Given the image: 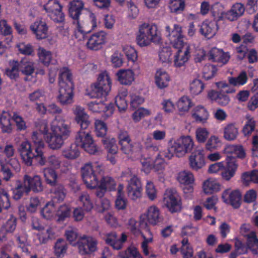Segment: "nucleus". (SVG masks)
Returning a JSON list of instances; mask_svg holds the SVG:
<instances>
[{"label": "nucleus", "mask_w": 258, "mask_h": 258, "mask_svg": "<svg viewBox=\"0 0 258 258\" xmlns=\"http://www.w3.org/2000/svg\"><path fill=\"white\" fill-rule=\"evenodd\" d=\"M103 165L98 162L87 163L81 168L83 180L88 188H96L95 195L102 198L107 190L115 189L116 182L110 176L103 177L100 182L97 175L101 174L103 171Z\"/></svg>", "instance_id": "1"}, {"label": "nucleus", "mask_w": 258, "mask_h": 258, "mask_svg": "<svg viewBox=\"0 0 258 258\" xmlns=\"http://www.w3.org/2000/svg\"><path fill=\"white\" fill-rule=\"evenodd\" d=\"M44 125H47L43 123L39 131L33 132L31 138L32 143L28 141H25L20 144L19 152L23 162L27 166H32L34 159L39 165L44 166L46 164V146L42 137Z\"/></svg>", "instance_id": "2"}, {"label": "nucleus", "mask_w": 258, "mask_h": 258, "mask_svg": "<svg viewBox=\"0 0 258 258\" xmlns=\"http://www.w3.org/2000/svg\"><path fill=\"white\" fill-rule=\"evenodd\" d=\"M50 130L51 132H49L48 125L43 126L42 132L45 141L50 149H59L71 134V125L63 117L57 115L52 121Z\"/></svg>", "instance_id": "3"}, {"label": "nucleus", "mask_w": 258, "mask_h": 258, "mask_svg": "<svg viewBox=\"0 0 258 258\" xmlns=\"http://www.w3.org/2000/svg\"><path fill=\"white\" fill-rule=\"evenodd\" d=\"M58 101L62 105H68L74 102V85L72 75L67 68L61 69L59 76Z\"/></svg>", "instance_id": "4"}, {"label": "nucleus", "mask_w": 258, "mask_h": 258, "mask_svg": "<svg viewBox=\"0 0 258 258\" xmlns=\"http://www.w3.org/2000/svg\"><path fill=\"white\" fill-rule=\"evenodd\" d=\"M136 40L141 47L149 46L152 43L159 44L162 40L161 33L157 25L144 23L139 26Z\"/></svg>", "instance_id": "5"}, {"label": "nucleus", "mask_w": 258, "mask_h": 258, "mask_svg": "<svg viewBox=\"0 0 258 258\" xmlns=\"http://www.w3.org/2000/svg\"><path fill=\"white\" fill-rule=\"evenodd\" d=\"M238 165L233 159H226V166L224 162H217L209 166L208 172L211 174H217L221 172V176L226 180H229L234 176Z\"/></svg>", "instance_id": "6"}, {"label": "nucleus", "mask_w": 258, "mask_h": 258, "mask_svg": "<svg viewBox=\"0 0 258 258\" xmlns=\"http://www.w3.org/2000/svg\"><path fill=\"white\" fill-rule=\"evenodd\" d=\"M111 81L108 73L105 71L100 73L97 82L94 84L92 92L88 95L92 98L106 96L110 92Z\"/></svg>", "instance_id": "7"}, {"label": "nucleus", "mask_w": 258, "mask_h": 258, "mask_svg": "<svg viewBox=\"0 0 258 258\" xmlns=\"http://www.w3.org/2000/svg\"><path fill=\"white\" fill-rule=\"evenodd\" d=\"M194 146L195 142L191 136H182L174 142L171 146V149L174 151L176 157H182L187 153H190Z\"/></svg>", "instance_id": "8"}, {"label": "nucleus", "mask_w": 258, "mask_h": 258, "mask_svg": "<svg viewBox=\"0 0 258 258\" xmlns=\"http://www.w3.org/2000/svg\"><path fill=\"white\" fill-rule=\"evenodd\" d=\"M62 7L58 0H48L43 6L47 16L57 23H62L65 19Z\"/></svg>", "instance_id": "9"}, {"label": "nucleus", "mask_w": 258, "mask_h": 258, "mask_svg": "<svg viewBox=\"0 0 258 258\" xmlns=\"http://www.w3.org/2000/svg\"><path fill=\"white\" fill-rule=\"evenodd\" d=\"M81 129L77 133L76 138V144L80 146L85 151L91 154H94L98 151L89 132Z\"/></svg>", "instance_id": "10"}, {"label": "nucleus", "mask_w": 258, "mask_h": 258, "mask_svg": "<svg viewBox=\"0 0 258 258\" xmlns=\"http://www.w3.org/2000/svg\"><path fill=\"white\" fill-rule=\"evenodd\" d=\"M97 239L92 236L83 235L77 242L79 252L82 255L90 254L97 250Z\"/></svg>", "instance_id": "11"}, {"label": "nucleus", "mask_w": 258, "mask_h": 258, "mask_svg": "<svg viewBox=\"0 0 258 258\" xmlns=\"http://www.w3.org/2000/svg\"><path fill=\"white\" fill-rule=\"evenodd\" d=\"M164 202L169 210L174 213L181 209V199L176 190L173 188L167 189L165 193Z\"/></svg>", "instance_id": "12"}, {"label": "nucleus", "mask_w": 258, "mask_h": 258, "mask_svg": "<svg viewBox=\"0 0 258 258\" xmlns=\"http://www.w3.org/2000/svg\"><path fill=\"white\" fill-rule=\"evenodd\" d=\"M177 50L174 55L173 64L176 68L185 65L190 56V46L187 43L173 46Z\"/></svg>", "instance_id": "13"}, {"label": "nucleus", "mask_w": 258, "mask_h": 258, "mask_svg": "<svg viewBox=\"0 0 258 258\" xmlns=\"http://www.w3.org/2000/svg\"><path fill=\"white\" fill-rule=\"evenodd\" d=\"M165 31L166 36L173 47L185 43L183 40V34L182 27L179 25L175 24L173 28L167 25L165 26Z\"/></svg>", "instance_id": "14"}, {"label": "nucleus", "mask_w": 258, "mask_h": 258, "mask_svg": "<svg viewBox=\"0 0 258 258\" xmlns=\"http://www.w3.org/2000/svg\"><path fill=\"white\" fill-rule=\"evenodd\" d=\"M160 209L156 206L149 207L146 212L140 216V222L153 226L157 225L161 220Z\"/></svg>", "instance_id": "15"}, {"label": "nucleus", "mask_w": 258, "mask_h": 258, "mask_svg": "<svg viewBox=\"0 0 258 258\" xmlns=\"http://www.w3.org/2000/svg\"><path fill=\"white\" fill-rule=\"evenodd\" d=\"M126 191L128 197L132 200L135 201L141 198L143 187L140 178L134 177L131 180H128Z\"/></svg>", "instance_id": "16"}, {"label": "nucleus", "mask_w": 258, "mask_h": 258, "mask_svg": "<svg viewBox=\"0 0 258 258\" xmlns=\"http://www.w3.org/2000/svg\"><path fill=\"white\" fill-rule=\"evenodd\" d=\"M89 109L93 112L103 113L105 117L111 116L114 111L113 105L111 103L102 101H92L88 104Z\"/></svg>", "instance_id": "17"}, {"label": "nucleus", "mask_w": 258, "mask_h": 258, "mask_svg": "<svg viewBox=\"0 0 258 258\" xmlns=\"http://www.w3.org/2000/svg\"><path fill=\"white\" fill-rule=\"evenodd\" d=\"M30 29L38 40L45 39L48 36V26L41 19H37L31 24Z\"/></svg>", "instance_id": "18"}, {"label": "nucleus", "mask_w": 258, "mask_h": 258, "mask_svg": "<svg viewBox=\"0 0 258 258\" xmlns=\"http://www.w3.org/2000/svg\"><path fill=\"white\" fill-rule=\"evenodd\" d=\"M177 179L180 184L186 186L183 189L184 194H190L193 192L192 184L195 181V178L193 174L190 171L183 170L179 172Z\"/></svg>", "instance_id": "19"}, {"label": "nucleus", "mask_w": 258, "mask_h": 258, "mask_svg": "<svg viewBox=\"0 0 258 258\" xmlns=\"http://www.w3.org/2000/svg\"><path fill=\"white\" fill-rule=\"evenodd\" d=\"M127 240V235L124 233H122L119 236L116 232H111L105 234V241L106 243L110 245L114 249H120Z\"/></svg>", "instance_id": "20"}, {"label": "nucleus", "mask_w": 258, "mask_h": 258, "mask_svg": "<svg viewBox=\"0 0 258 258\" xmlns=\"http://www.w3.org/2000/svg\"><path fill=\"white\" fill-rule=\"evenodd\" d=\"M222 199L225 203L234 208H238L240 205L241 194L238 190L227 189L223 192Z\"/></svg>", "instance_id": "21"}, {"label": "nucleus", "mask_w": 258, "mask_h": 258, "mask_svg": "<svg viewBox=\"0 0 258 258\" xmlns=\"http://www.w3.org/2000/svg\"><path fill=\"white\" fill-rule=\"evenodd\" d=\"M75 115V120L79 124L81 129H86L90 124L89 115L85 112V109L78 105H75L72 109Z\"/></svg>", "instance_id": "22"}, {"label": "nucleus", "mask_w": 258, "mask_h": 258, "mask_svg": "<svg viewBox=\"0 0 258 258\" xmlns=\"http://www.w3.org/2000/svg\"><path fill=\"white\" fill-rule=\"evenodd\" d=\"M106 35L103 31L95 33L91 35L88 39L87 47L93 50H97L102 47L105 42Z\"/></svg>", "instance_id": "23"}, {"label": "nucleus", "mask_w": 258, "mask_h": 258, "mask_svg": "<svg viewBox=\"0 0 258 258\" xmlns=\"http://www.w3.org/2000/svg\"><path fill=\"white\" fill-rule=\"evenodd\" d=\"M102 143L107 150V159L112 164L116 163L115 156L117 153L118 148L115 140L113 138H107L102 139Z\"/></svg>", "instance_id": "24"}, {"label": "nucleus", "mask_w": 258, "mask_h": 258, "mask_svg": "<svg viewBox=\"0 0 258 258\" xmlns=\"http://www.w3.org/2000/svg\"><path fill=\"white\" fill-rule=\"evenodd\" d=\"M218 21L205 20L201 25L200 32L205 37L210 39L216 34L219 27Z\"/></svg>", "instance_id": "25"}, {"label": "nucleus", "mask_w": 258, "mask_h": 258, "mask_svg": "<svg viewBox=\"0 0 258 258\" xmlns=\"http://www.w3.org/2000/svg\"><path fill=\"white\" fill-rule=\"evenodd\" d=\"M204 149L198 150L192 153L189 157L190 167L195 170L202 168L205 165Z\"/></svg>", "instance_id": "26"}, {"label": "nucleus", "mask_w": 258, "mask_h": 258, "mask_svg": "<svg viewBox=\"0 0 258 258\" xmlns=\"http://www.w3.org/2000/svg\"><path fill=\"white\" fill-rule=\"evenodd\" d=\"M17 227V219L13 216L7 220L0 229V241H5L7 239V234L13 233Z\"/></svg>", "instance_id": "27"}, {"label": "nucleus", "mask_w": 258, "mask_h": 258, "mask_svg": "<svg viewBox=\"0 0 258 258\" xmlns=\"http://www.w3.org/2000/svg\"><path fill=\"white\" fill-rule=\"evenodd\" d=\"M24 183L29 188V192L32 190L34 192H40L43 190V185L41 178L38 175L33 177L25 175L24 177Z\"/></svg>", "instance_id": "28"}, {"label": "nucleus", "mask_w": 258, "mask_h": 258, "mask_svg": "<svg viewBox=\"0 0 258 258\" xmlns=\"http://www.w3.org/2000/svg\"><path fill=\"white\" fill-rule=\"evenodd\" d=\"M57 236V230L54 227L42 228L37 234L40 243H46L49 240L53 239Z\"/></svg>", "instance_id": "29"}, {"label": "nucleus", "mask_w": 258, "mask_h": 258, "mask_svg": "<svg viewBox=\"0 0 258 258\" xmlns=\"http://www.w3.org/2000/svg\"><path fill=\"white\" fill-rule=\"evenodd\" d=\"M160 61L165 66H169L172 62L173 52L171 47L161 45L158 52Z\"/></svg>", "instance_id": "30"}, {"label": "nucleus", "mask_w": 258, "mask_h": 258, "mask_svg": "<svg viewBox=\"0 0 258 258\" xmlns=\"http://www.w3.org/2000/svg\"><path fill=\"white\" fill-rule=\"evenodd\" d=\"M117 79L119 83L123 85L130 86L135 81V77L130 70L122 69L116 73Z\"/></svg>", "instance_id": "31"}, {"label": "nucleus", "mask_w": 258, "mask_h": 258, "mask_svg": "<svg viewBox=\"0 0 258 258\" xmlns=\"http://www.w3.org/2000/svg\"><path fill=\"white\" fill-rule=\"evenodd\" d=\"M238 135V127L235 123H227L223 127V137L227 141L235 140Z\"/></svg>", "instance_id": "32"}, {"label": "nucleus", "mask_w": 258, "mask_h": 258, "mask_svg": "<svg viewBox=\"0 0 258 258\" xmlns=\"http://www.w3.org/2000/svg\"><path fill=\"white\" fill-rule=\"evenodd\" d=\"M230 55L228 52L217 48H212L209 52V59L213 61L225 64L228 62Z\"/></svg>", "instance_id": "33"}, {"label": "nucleus", "mask_w": 258, "mask_h": 258, "mask_svg": "<svg viewBox=\"0 0 258 258\" xmlns=\"http://www.w3.org/2000/svg\"><path fill=\"white\" fill-rule=\"evenodd\" d=\"M46 163L50 168L55 170L59 169L61 172H65L68 170L66 162L60 157L55 155H51L46 158Z\"/></svg>", "instance_id": "34"}, {"label": "nucleus", "mask_w": 258, "mask_h": 258, "mask_svg": "<svg viewBox=\"0 0 258 258\" xmlns=\"http://www.w3.org/2000/svg\"><path fill=\"white\" fill-rule=\"evenodd\" d=\"M170 81L169 74L164 70L158 69L155 75V82L159 89H164L168 86Z\"/></svg>", "instance_id": "35"}, {"label": "nucleus", "mask_w": 258, "mask_h": 258, "mask_svg": "<svg viewBox=\"0 0 258 258\" xmlns=\"http://www.w3.org/2000/svg\"><path fill=\"white\" fill-rule=\"evenodd\" d=\"M209 116L207 110L202 105L195 106L191 111V116L198 122L205 123Z\"/></svg>", "instance_id": "36"}, {"label": "nucleus", "mask_w": 258, "mask_h": 258, "mask_svg": "<svg viewBox=\"0 0 258 258\" xmlns=\"http://www.w3.org/2000/svg\"><path fill=\"white\" fill-rule=\"evenodd\" d=\"M84 7L81 0H73L69 4V12L70 16L74 20H78Z\"/></svg>", "instance_id": "37"}, {"label": "nucleus", "mask_w": 258, "mask_h": 258, "mask_svg": "<svg viewBox=\"0 0 258 258\" xmlns=\"http://www.w3.org/2000/svg\"><path fill=\"white\" fill-rule=\"evenodd\" d=\"M203 188L205 194H212L220 190V185L216 179L209 178L204 182Z\"/></svg>", "instance_id": "38"}, {"label": "nucleus", "mask_w": 258, "mask_h": 258, "mask_svg": "<svg viewBox=\"0 0 258 258\" xmlns=\"http://www.w3.org/2000/svg\"><path fill=\"white\" fill-rule=\"evenodd\" d=\"M78 146L76 143L71 144L62 150V155L63 157L69 160H74L80 155Z\"/></svg>", "instance_id": "39"}, {"label": "nucleus", "mask_w": 258, "mask_h": 258, "mask_svg": "<svg viewBox=\"0 0 258 258\" xmlns=\"http://www.w3.org/2000/svg\"><path fill=\"white\" fill-rule=\"evenodd\" d=\"M128 92L125 89L120 90L115 97V104L120 112L124 111L127 107V101L125 99Z\"/></svg>", "instance_id": "40"}, {"label": "nucleus", "mask_w": 258, "mask_h": 258, "mask_svg": "<svg viewBox=\"0 0 258 258\" xmlns=\"http://www.w3.org/2000/svg\"><path fill=\"white\" fill-rule=\"evenodd\" d=\"M39 59L44 65L48 66L50 63H54L52 52L43 47H40L37 50Z\"/></svg>", "instance_id": "41"}, {"label": "nucleus", "mask_w": 258, "mask_h": 258, "mask_svg": "<svg viewBox=\"0 0 258 258\" xmlns=\"http://www.w3.org/2000/svg\"><path fill=\"white\" fill-rule=\"evenodd\" d=\"M176 105L179 114L183 115L188 112L192 106V102L188 97L183 96L179 99Z\"/></svg>", "instance_id": "42"}, {"label": "nucleus", "mask_w": 258, "mask_h": 258, "mask_svg": "<svg viewBox=\"0 0 258 258\" xmlns=\"http://www.w3.org/2000/svg\"><path fill=\"white\" fill-rule=\"evenodd\" d=\"M78 201L82 208L86 212H89L93 208V204L90 196L87 192H83L78 197Z\"/></svg>", "instance_id": "43"}, {"label": "nucleus", "mask_w": 258, "mask_h": 258, "mask_svg": "<svg viewBox=\"0 0 258 258\" xmlns=\"http://www.w3.org/2000/svg\"><path fill=\"white\" fill-rule=\"evenodd\" d=\"M15 153L14 147L7 145L4 149L0 147V164H8L9 159L12 157Z\"/></svg>", "instance_id": "44"}, {"label": "nucleus", "mask_w": 258, "mask_h": 258, "mask_svg": "<svg viewBox=\"0 0 258 258\" xmlns=\"http://www.w3.org/2000/svg\"><path fill=\"white\" fill-rule=\"evenodd\" d=\"M12 115L9 112L3 111L0 116V125L3 132L10 133L12 131L10 122Z\"/></svg>", "instance_id": "45"}, {"label": "nucleus", "mask_w": 258, "mask_h": 258, "mask_svg": "<svg viewBox=\"0 0 258 258\" xmlns=\"http://www.w3.org/2000/svg\"><path fill=\"white\" fill-rule=\"evenodd\" d=\"M211 13L216 21L224 20V7L220 3H215L211 7Z\"/></svg>", "instance_id": "46"}, {"label": "nucleus", "mask_w": 258, "mask_h": 258, "mask_svg": "<svg viewBox=\"0 0 258 258\" xmlns=\"http://www.w3.org/2000/svg\"><path fill=\"white\" fill-rule=\"evenodd\" d=\"M168 7L171 13L180 14L185 9V0H169Z\"/></svg>", "instance_id": "47"}, {"label": "nucleus", "mask_w": 258, "mask_h": 258, "mask_svg": "<svg viewBox=\"0 0 258 258\" xmlns=\"http://www.w3.org/2000/svg\"><path fill=\"white\" fill-rule=\"evenodd\" d=\"M229 84L236 87L245 85L248 80V77L245 72L242 71L236 77H231L228 78Z\"/></svg>", "instance_id": "48"}, {"label": "nucleus", "mask_w": 258, "mask_h": 258, "mask_svg": "<svg viewBox=\"0 0 258 258\" xmlns=\"http://www.w3.org/2000/svg\"><path fill=\"white\" fill-rule=\"evenodd\" d=\"M56 208L53 201L48 202L41 211L42 216L47 220L52 219L55 215Z\"/></svg>", "instance_id": "49"}, {"label": "nucleus", "mask_w": 258, "mask_h": 258, "mask_svg": "<svg viewBox=\"0 0 258 258\" xmlns=\"http://www.w3.org/2000/svg\"><path fill=\"white\" fill-rule=\"evenodd\" d=\"M20 72L23 74L27 76H31L34 71V63L28 60L26 58H23L19 62Z\"/></svg>", "instance_id": "50"}, {"label": "nucleus", "mask_w": 258, "mask_h": 258, "mask_svg": "<svg viewBox=\"0 0 258 258\" xmlns=\"http://www.w3.org/2000/svg\"><path fill=\"white\" fill-rule=\"evenodd\" d=\"M53 201H62L66 197V192L61 184H55L51 189Z\"/></svg>", "instance_id": "51"}, {"label": "nucleus", "mask_w": 258, "mask_h": 258, "mask_svg": "<svg viewBox=\"0 0 258 258\" xmlns=\"http://www.w3.org/2000/svg\"><path fill=\"white\" fill-rule=\"evenodd\" d=\"M43 172L47 183L51 186L55 185L57 175L55 169L50 167H46L44 168Z\"/></svg>", "instance_id": "52"}, {"label": "nucleus", "mask_w": 258, "mask_h": 258, "mask_svg": "<svg viewBox=\"0 0 258 258\" xmlns=\"http://www.w3.org/2000/svg\"><path fill=\"white\" fill-rule=\"evenodd\" d=\"M221 145L222 141L220 138L217 136L212 135L207 141L205 148L208 151H212L218 149Z\"/></svg>", "instance_id": "53"}, {"label": "nucleus", "mask_w": 258, "mask_h": 258, "mask_svg": "<svg viewBox=\"0 0 258 258\" xmlns=\"http://www.w3.org/2000/svg\"><path fill=\"white\" fill-rule=\"evenodd\" d=\"M110 62L113 68H119L123 64V54L118 50H115L110 56Z\"/></svg>", "instance_id": "54"}, {"label": "nucleus", "mask_w": 258, "mask_h": 258, "mask_svg": "<svg viewBox=\"0 0 258 258\" xmlns=\"http://www.w3.org/2000/svg\"><path fill=\"white\" fill-rule=\"evenodd\" d=\"M247 246L253 254H258V239L255 233L251 232L248 235Z\"/></svg>", "instance_id": "55"}, {"label": "nucleus", "mask_w": 258, "mask_h": 258, "mask_svg": "<svg viewBox=\"0 0 258 258\" xmlns=\"http://www.w3.org/2000/svg\"><path fill=\"white\" fill-rule=\"evenodd\" d=\"M151 114L152 111L150 109L145 107H140L132 114V117L135 122H138L143 118Z\"/></svg>", "instance_id": "56"}, {"label": "nucleus", "mask_w": 258, "mask_h": 258, "mask_svg": "<svg viewBox=\"0 0 258 258\" xmlns=\"http://www.w3.org/2000/svg\"><path fill=\"white\" fill-rule=\"evenodd\" d=\"M13 198L15 200H19L23 196L25 192H29V188L24 183H22L20 181H17L16 186L13 189Z\"/></svg>", "instance_id": "57"}, {"label": "nucleus", "mask_w": 258, "mask_h": 258, "mask_svg": "<svg viewBox=\"0 0 258 258\" xmlns=\"http://www.w3.org/2000/svg\"><path fill=\"white\" fill-rule=\"evenodd\" d=\"M71 214V209L67 205H61L56 212L55 215L57 217V221L61 222L68 218Z\"/></svg>", "instance_id": "58"}, {"label": "nucleus", "mask_w": 258, "mask_h": 258, "mask_svg": "<svg viewBox=\"0 0 258 258\" xmlns=\"http://www.w3.org/2000/svg\"><path fill=\"white\" fill-rule=\"evenodd\" d=\"M10 64L11 68L6 69V74L11 79H15L19 76L20 72L19 62L10 61Z\"/></svg>", "instance_id": "59"}, {"label": "nucleus", "mask_w": 258, "mask_h": 258, "mask_svg": "<svg viewBox=\"0 0 258 258\" xmlns=\"http://www.w3.org/2000/svg\"><path fill=\"white\" fill-rule=\"evenodd\" d=\"M246 121L243 127L242 132L244 136H249L254 130L255 122L250 115H246Z\"/></svg>", "instance_id": "60"}, {"label": "nucleus", "mask_w": 258, "mask_h": 258, "mask_svg": "<svg viewBox=\"0 0 258 258\" xmlns=\"http://www.w3.org/2000/svg\"><path fill=\"white\" fill-rule=\"evenodd\" d=\"M54 252L58 257L63 256L67 251V244L66 241L62 239H58L54 245Z\"/></svg>", "instance_id": "61"}, {"label": "nucleus", "mask_w": 258, "mask_h": 258, "mask_svg": "<svg viewBox=\"0 0 258 258\" xmlns=\"http://www.w3.org/2000/svg\"><path fill=\"white\" fill-rule=\"evenodd\" d=\"M209 134L207 128L203 127H198L195 131L197 141L199 143H204L207 140Z\"/></svg>", "instance_id": "62"}, {"label": "nucleus", "mask_w": 258, "mask_h": 258, "mask_svg": "<svg viewBox=\"0 0 258 258\" xmlns=\"http://www.w3.org/2000/svg\"><path fill=\"white\" fill-rule=\"evenodd\" d=\"M205 85L202 81L199 79L194 80L190 84V91L192 95L200 94L204 89Z\"/></svg>", "instance_id": "63"}, {"label": "nucleus", "mask_w": 258, "mask_h": 258, "mask_svg": "<svg viewBox=\"0 0 258 258\" xmlns=\"http://www.w3.org/2000/svg\"><path fill=\"white\" fill-rule=\"evenodd\" d=\"M243 182L248 184L250 182L258 183V171L253 170L250 172L244 173L241 176Z\"/></svg>", "instance_id": "64"}]
</instances>
